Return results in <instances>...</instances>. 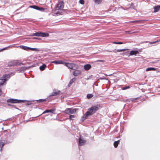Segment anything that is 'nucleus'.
Here are the masks:
<instances>
[{"mask_svg": "<svg viewBox=\"0 0 160 160\" xmlns=\"http://www.w3.org/2000/svg\"><path fill=\"white\" fill-rule=\"evenodd\" d=\"M98 109V108L96 106H92L91 108L88 109L85 115H84L85 118H86L88 116L94 114Z\"/></svg>", "mask_w": 160, "mask_h": 160, "instance_id": "f257e3e1", "label": "nucleus"}, {"mask_svg": "<svg viewBox=\"0 0 160 160\" xmlns=\"http://www.w3.org/2000/svg\"><path fill=\"white\" fill-rule=\"evenodd\" d=\"M8 74H5L0 79V85H2L6 83V81L9 78Z\"/></svg>", "mask_w": 160, "mask_h": 160, "instance_id": "f03ea898", "label": "nucleus"}, {"mask_svg": "<svg viewBox=\"0 0 160 160\" xmlns=\"http://www.w3.org/2000/svg\"><path fill=\"white\" fill-rule=\"evenodd\" d=\"M77 110L76 108H68L63 112L68 114H71L75 113Z\"/></svg>", "mask_w": 160, "mask_h": 160, "instance_id": "7ed1b4c3", "label": "nucleus"}, {"mask_svg": "<svg viewBox=\"0 0 160 160\" xmlns=\"http://www.w3.org/2000/svg\"><path fill=\"white\" fill-rule=\"evenodd\" d=\"M20 62L19 61L16 60H12L8 62V65L9 66H14L20 65Z\"/></svg>", "mask_w": 160, "mask_h": 160, "instance_id": "20e7f679", "label": "nucleus"}, {"mask_svg": "<svg viewBox=\"0 0 160 160\" xmlns=\"http://www.w3.org/2000/svg\"><path fill=\"white\" fill-rule=\"evenodd\" d=\"M64 3L62 2H59L55 7V10H62L64 8Z\"/></svg>", "mask_w": 160, "mask_h": 160, "instance_id": "39448f33", "label": "nucleus"}, {"mask_svg": "<svg viewBox=\"0 0 160 160\" xmlns=\"http://www.w3.org/2000/svg\"><path fill=\"white\" fill-rule=\"evenodd\" d=\"M64 64L68 68L72 69H74V68H76V66H77V65L73 63H70L68 62L66 63L64 62Z\"/></svg>", "mask_w": 160, "mask_h": 160, "instance_id": "423d86ee", "label": "nucleus"}, {"mask_svg": "<svg viewBox=\"0 0 160 160\" xmlns=\"http://www.w3.org/2000/svg\"><path fill=\"white\" fill-rule=\"evenodd\" d=\"M7 102L12 103H19L21 102H24L23 100H18L16 99H8L7 101Z\"/></svg>", "mask_w": 160, "mask_h": 160, "instance_id": "0eeeda50", "label": "nucleus"}, {"mask_svg": "<svg viewBox=\"0 0 160 160\" xmlns=\"http://www.w3.org/2000/svg\"><path fill=\"white\" fill-rule=\"evenodd\" d=\"M81 72V71L80 70L76 69L73 72V74L74 76H76L80 74Z\"/></svg>", "mask_w": 160, "mask_h": 160, "instance_id": "6e6552de", "label": "nucleus"}, {"mask_svg": "<svg viewBox=\"0 0 160 160\" xmlns=\"http://www.w3.org/2000/svg\"><path fill=\"white\" fill-rule=\"evenodd\" d=\"M86 142L85 141L81 139V137L79 138V144L80 146H81L84 145Z\"/></svg>", "mask_w": 160, "mask_h": 160, "instance_id": "1a4fd4ad", "label": "nucleus"}, {"mask_svg": "<svg viewBox=\"0 0 160 160\" xmlns=\"http://www.w3.org/2000/svg\"><path fill=\"white\" fill-rule=\"evenodd\" d=\"M52 63L55 64H64V62L61 60L54 61L52 62Z\"/></svg>", "mask_w": 160, "mask_h": 160, "instance_id": "9d476101", "label": "nucleus"}, {"mask_svg": "<svg viewBox=\"0 0 160 160\" xmlns=\"http://www.w3.org/2000/svg\"><path fill=\"white\" fill-rule=\"evenodd\" d=\"M91 68V66L90 64H87L85 65L84 66V69L85 70L88 71V70Z\"/></svg>", "mask_w": 160, "mask_h": 160, "instance_id": "9b49d317", "label": "nucleus"}, {"mask_svg": "<svg viewBox=\"0 0 160 160\" xmlns=\"http://www.w3.org/2000/svg\"><path fill=\"white\" fill-rule=\"evenodd\" d=\"M138 53H139V52L138 51L132 50L130 52L129 54H130V55H135L137 54H138Z\"/></svg>", "mask_w": 160, "mask_h": 160, "instance_id": "f8f14e48", "label": "nucleus"}, {"mask_svg": "<svg viewBox=\"0 0 160 160\" xmlns=\"http://www.w3.org/2000/svg\"><path fill=\"white\" fill-rule=\"evenodd\" d=\"M160 8V6L158 5L155 6L154 8V12H158Z\"/></svg>", "mask_w": 160, "mask_h": 160, "instance_id": "ddd939ff", "label": "nucleus"}, {"mask_svg": "<svg viewBox=\"0 0 160 160\" xmlns=\"http://www.w3.org/2000/svg\"><path fill=\"white\" fill-rule=\"evenodd\" d=\"M40 37H47L49 36V34L47 33H42L41 32Z\"/></svg>", "mask_w": 160, "mask_h": 160, "instance_id": "4468645a", "label": "nucleus"}, {"mask_svg": "<svg viewBox=\"0 0 160 160\" xmlns=\"http://www.w3.org/2000/svg\"><path fill=\"white\" fill-rule=\"evenodd\" d=\"M76 80V78H72L71 80L70 81L69 84H68V86L70 87L72 85V84Z\"/></svg>", "mask_w": 160, "mask_h": 160, "instance_id": "2eb2a0df", "label": "nucleus"}, {"mask_svg": "<svg viewBox=\"0 0 160 160\" xmlns=\"http://www.w3.org/2000/svg\"><path fill=\"white\" fill-rule=\"evenodd\" d=\"M143 20H136V21H131L130 22L131 23H141L143 21Z\"/></svg>", "mask_w": 160, "mask_h": 160, "instance_id": "dca6fc26", "label": "nucleus"}, {"mask_svg": "<svg viewBox=\"0 0 160 160\" xmlns=\"http://www.w3.org/2000/svg\"><path fill=\"white\" fill-rule=\"evenodd\" d=\"M20 48H21L22 49L24 50H28V49H30V48H29L28 47L23 46H20Z\"/></svg>", "mask_w": 160, "mask_h": 160, "instance_id": "f3484780", "label": "nucleus"}, {"mask_svg": "<svg viewBox=\"0 0 160 160\" xmlns=\"http://www.w3.org/2000/svg\"><path fill=\"white\" fill-rule=\"evenodd\" d=\"M40 32H38L35 33H33L32 35V36H40Z\"/></svg>", "mask_w": 160, "mask_h": 160, "instance_id": "a211bd4d", "label": "nucleus"}, {"mask_svg": "<svg viewBox=\"0 0 160 160\" xmlns=\"http://www.w3.org/2000/svg\"><path fill=\"white\" fill-rule=\"evenodd\" d=\"M46 67V65L45 64H43L42 66L40 67V69L41 71H43L45 69Z\"/></svg>", "mask_w": 160, "mask_h": 160, "instance_id": "6ab92c4d", "label": "nucleus"}, {"mask_svg": "<svg viewBox=\"0 0 160 160\" xmlns=\"http://www.w3.org/2000/svg\"><path fill=\"white\" fill-rule=\"evenodd\" d=\"M60 92V91H55L54 92H53L52 93L51 96L56 95L59 94Z\"/></svg>", "mask_w": 160, "mask_h": 160, "instance_id": "aec40b11", "label": "nucleus"}, {"mask_svg": "<svg viewBox=\"0 0 160 160\" xmlns=\"http://www.w3.org/2000/svg\"><path fill=\"white\" fill-rule=\"evenodd\" d=\"M120 142V141L119 140H118L117 141H115L114 143V147L116 148L118 146L119 142Z\"/></svg>", "mask_w": 160, "mask_h": 160, "instance_id": "412c9836", "label": "nucleus"}, {"mask_svg": "<svg viewBox=\"0 0 160 160\" xmlns=\"http://www.w3.org/2000/svg\"><path fill=\"white\" fill-rule=\"evenodd\" d=\"M30 7L37 10H38L39 8L36 5L30 6Z\"/></svg>", "mask_w": 160, "mask_h": 160, "instance_id": "4be33fe9", "label": "nucleus"}, {"mask_svg": "<svg viewBox=\"0 0 160 160\" xmlns=\"http://www.w3.org/2000/svg\"><path fill=\"white\" fill-rule=\"evenodd\" d=\"M156 70V69L155 68H147L146 71H153V70Z\"/></svg>", "mask_w": 160, "mask_h": 160, "instance_id": "5701e85b", "label": "nucleus"}, {"mask_svg": "<svg viewBox=\"0 0 160 160\" xmlns=\"http://www.w3.org/2000/svg\"><path fill=\"white\" fill-rule=\"evenodd\" d=\"M30 50H32L34 51H39L40 50L38 48H31L30 49Z\"/></svg>", "mask_w": 160, "mask_h": 160, "instance_id": "b1692460", "label": "nucleus"}, {"mask_svg": "<svg viewBox=\"0 0 160 160\" xmlns=\"http://www.w3.org/2000/svg\"><path fill=\"white\" fill-rule=\"evenodd\" d=\"M46 99H40L37 100V101L39 102H42L46 101Z\"/></svg>", "mask_w": 160, "mask_h": 160, "instance_id": "393cba45", "label": "nucleus"}, {"mask_svg": "<svg viewBox=\"0 0 160 160\" xmlns=\"http://www.w3.org/2000/svg\"><path fill=\"white\" fill-rule=\"evenodd\" d=\"M76 117V116L75 115H70L69 117V119L73 120V118H75Z\"/></svg>", "mask_w": 160, "mask_h": 160, "instance_id": "a878e982", "label": "nucleus"}, {"mask_svg": "<svg viewBox=\"0 0 160 160\" xmlns=\"http://www.w3.org/2000/svg\"><path fill=\"white\" fill-rule=\"evenodd\" d=\"M87 98H89L93 97V95L92 94H88L87 95Z\"/></svg>", "mask_w": 160, "mask_h": 160, "instance_id": "bb28decb", "label": "nucleus"}, {"mask_svg": "<svg viewBox=\"0 0 160 160\" xmlns=\"http://www.w3.org/2000/svg\"><path fill=\"white\" fill-rule=\"evenodd\" d=\"M101 0H95V2L97 4H99L101 2Z\"/></svg>", "mask_w": 160, "mask_h": 160, "instance_id": "cd10ccee", "label": "nucleus"}, {"mask_svg": "<svg viewBox=\"0 0 160 160\" xmlns=\"http://www.w3.org/2000/svg\"><path fill=\"white\" fill-rule=\"evenodd\" d=\"M126 49H117L116 50V51L117 52H121L122 51H125Z\"/></svg>", "mask_w": 160, "mask_h": 160, "instance_id": "c85d7f7f", "label": "nucleus"}, {"mask_svg": "<svg viewBox=\"0 0 160 160\" xmlns=\"http://www.w3.org/2000/svg\"><path fill=\"white\" fill-rule=\"evenodd\" d=\"M112 43L114 44H120L123 43L122 42H113Z\"/></svg>", "mask_w": 160, "mask_h": 160, "instance_id": "c756f323", "label": "nucleus"}, {"mask_svg": "<svg viewBox=\"0 0 160 160\" xmlns=\"http://www.w3.org/2000/svg\"><path fill=\"white\" fill-rule=\"evenodd\" d=\"M79 2L82 4H83L84 3V1L83 0H80Z\"/></svg>", "mask_w": 160, "mask_h": 160, "instance_id": "7c9ffc66", "label": "nucleus"}, {"mask_svg": "<svg viewBox=\"0 0 160 160\" xmlns=\"http://www.w3.org/2000/svg\"><path fill=\"white\" fill-rule=\"evenodd\" d=\"M4 144L1 142H0V148H2V147L4 146Z\"/></svg>", "mask_w": 160, "mask_h": 160, "instance_id": "2f4dec72", "label": "nucleus"}, {"mask_svg": "<svg viewBox=\"0 0 160 160\" xmlns=\"http://www.w3.org/2000/svg\"><path fill=\"white\" fill-rule=\"evenodd\" d=\"M38 10L40 11H44L45 10V9L42 8H39H39Z\"/></svg>", "mask_w": 160, "mask_h": 160, "instance_id": "473e14b6", "label": "nucleus"}, {"mask_svg": "<svg viewBox=\"0 0 160 160\" xmlns=\"http://www.w3.org/2000/svg\"><path fill=\"white\" fill-rule=\"evenodd\" d=\"M129 88H130V87L128 86H127V87H123L122 88V89L123 90H125V89H127Z\"/></svg>", "mask_w": 160, "mask_h": 160, "instance_id": "72a5a7b5", "label": "nucleus"}, {"mask_svg": "<svg viewBox=\"0 0 160 160\" xmlns=\"http://www.w3.org/2000/svg\"><path fill=\"white\" fill-rule=\"evenodd\" d=\"M8 47L4 48L2 49H0V52L2 51L5 50H6L7 49Z\"/></svg>", "mask_w": 160, "mask_h": 160, "instance_id": "f704fd0d", "label": "nucleus"}, {"mask_svg": "<svg viewBox=\"0 0 160 160\" xmlns=\"http://www.w3.org/2000/svg\"><path fill=\"white\" fill-rule=\"evenodd\" d=\"M49 112V110H46L45 111H44L42 114H44L46 113Z\"/></svg>", "mask_w": 160, "mask_h": 160, "instance_id": "c9c22d12", "label": "nucleus"}, {"mask_svg": "<svg viewBox=\"0 0 160 160\" xmlns=\"http://www.w3.org/2000/svg\"><path fill=\"white\" fill-rule=\"evenodd\" d=\"M54 111V109H50L49 110V112L51 113H53Z\"/></svg>", "mask_w": 160, "mask_h": 160, "instance_id": "e433bc0d", "label": "nucleus"}, {"mask_svg": "<svg viewBox=\"0 0 160 160\" xmlns=\"http://www.w3.org/2000/svg\"><path fill=\"white\" fill-rule=\"evenodd\" d=\"M160 40H157V41H155V42H150V43H151V44L154 43H155V42H160Z\"/></svg>", "mask_w": 160, "mask_h": 160, "instance_id": "4c0bfd02", "label": "nucleus"}, {"mask_svg": "<svg viewBox=\"0 0 160 160\" xmlns=\"http://www.w3.org/2000/svg\"><path fill=\"white\" fill-rule=\"evenodd\" d=\"M126 33H127V34H129V33H132V32H130L129 31H126Z\"/></svg>", "mask_w": 160, "mask_h": 160, "instance_id": "58836bf2", "label": "nucleus"}, {"mask_svg": "<svg viewBox=\"0 0 160 160\" xmlns=\"http://www.w3.org/2000/svg\"><path fill=\"white\" fill-rule=\"evenodd\" d=\"M2 94V91L0 89V95H1Z\"/></svg>", "mask_w": 160, "mask_h": 160, "instance_id": "ea45409f", "label": "nucleus"}, {"mask_svg": "<svg viewBox=\"0 0 160 160\" xmlns=\"http://www.w3.org/2000/svg\"><path fill=\"white\" fill-rule=\"evenodd\" d=\"M30 104H31V103H28L27 104L28 105H30Z\"/></svg>", "mask_w": 160, "mask_h": 160, "instance_id": "a19ab883", "label": "nucleus"}]
</instances>
